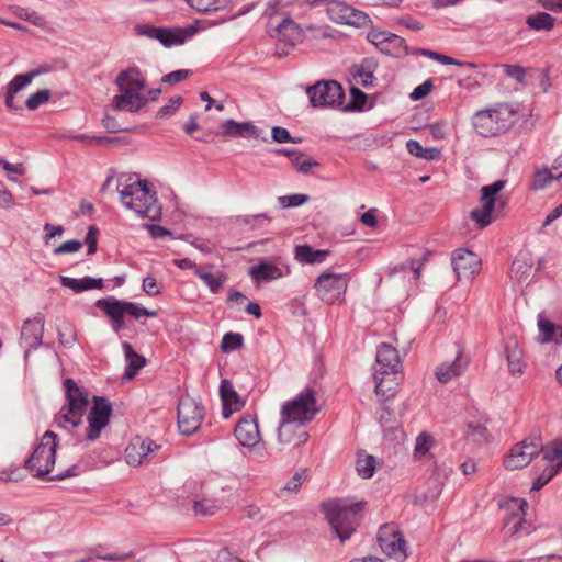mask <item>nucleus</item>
Instances as JSON below:
<instances>
[{"mask_svg": "<svg viewBox=\"0 0 562 562\" xmlns=\"http://www.w3.org/2000/svg\"><path fill=\"white\" fill-rule=\"evenodd\" d=\"M58 447V436L48 430L40 442L35 446L31 456L24 461V468L37 479H47L48 481H60L75 476L77 465L63 468L56 467V449Z\"/></svg>", "mask_w": 562, "mask_h": 562, "instance_id": "1", "label": "nucleus"}, {"mask_svg": "<svg viewBox=\"0 0 562 562\" xmlns=\"http://www.w3.org/2000/svg\"><path fill=\"white\" fill-rule=\"evenodd\" d=\"M117 191L125 207L150 221L160 220L161 206L158 203L156 191L151 189L147 180H142L137 176H128L124 181H119Z\"/></svg>", "mask_w": 562, "mask_h": 562, "instance_id": "2", "label": "nucleus"}, {"mask_svg": "<svg viewBox=\"0 0 562 562\" xmlns=\"http://www.w3.org/2000/svg\"><path fill=\"white\" fill-rule=\"evenodd\" d=\"M120 94L113 98V106L119 111L137 113L148 99L143 93L146 78L137 67H128L121 71L115 79Z\"/></svg>", "mask_w": 562, "mask_h": 562, "instance_id": "3", "label": "nucleus"}, {"mask_svg": "<svg viewBox=\"0 0 562 562\" xmlns=\"http://www.w3.org/2000/svg\"><path fill=\"white\" fill-rule=\"evenodd\" d=\"M333 531L341 542L348 540L356 531L361 519V503L348 505L341 499L327 501L322 504Z\"/></svg>", "mask_w": 562, "mask_h": 562, "instance_id": "4", "label": "nucleus"}, {"mask_svg": "<svg viewBox=\"0 0 562 562\" xmlns=\"http://www.w3.org/2000/svg\"><path fill=\"white\" fill-rule=\"evenodd\" d=\"M64 387L66 404L55 416L54 423L58 428L74 429L81 424L87 412L89 405L88 392L79 387L70 378L64 381Z\"/></svg>", "mask_w": 562, "mask_h": 562, "instance_id": "5", "label": "nucleus"}, {"mask_svg": "<svg viewBox=\"0 0 562 562\" xmlns=\"http://www.w3.org/2000/svg\"><path fill=\"white\" fill-rule=\"evenodd\" d=\"M516 120V111L506 103L477 111L472 117L475 131L484 137L507 132Z\"/></svg>", "mask_w": 562, "mask_h": 562, "instance_id": "6", "label": "nucleus"}, {"mask_svg": "<svg viewBox=\"0 0 562 562\" xmlns=\"http://www.w3.org/2000/svg\"><path fill=\"white\" fill-rule=\"evenodd\" d=\"M505 186V180H496L494 183L481 188V205L473 209L470 214L479 228L488 226L494 220L503 215L507 201L498 193Z\"/></svg>", "mask_w": 562, "mask_h": 562, "instance_id": "7", "label": "nucleus"}, {"mask_svg": "<svg viewBox=\"0 0 562 562\" xmlns=\"http://www.w3.org/2000/svg\"><path fill=\"white\" fill-rule=\"evenodd\" d=\"M318 412L316 391L306 389L292 401H288L282 405L281 417L306 425L315 418Z\"/></svg>", "mask_w": 562, "mask_h": 562, "instance_id": "8", "label": "nucleus"}, {"mask_svg": "<svg viewBox=\"0 0 562 562\" xmlns=\"http://www.w3.org/2000/svg\"><path fill=\"white\" fill-rule=\"evenodd\" d=\"M350 280L349 273L325 271L315 280L314 290L324 303L335 304L345 300Z\"/></svg>", "mask_w": 562, "mask_h": 562, "instance_id": "9", "label": "nucleus"}, {"mask_svg": "<svg viewBox=\"0 0 562 562\" xmlns=\"http://www.w3.org/2000/svg\"><path fill=\"white\" fill-rule=\"evenodd\" d=\"M378 542L389 558L397 562H404L407 559V544L396 524L382 525L378 531Z\"/></svg>", "mask_w": 562, "mask_h": 562, "instance_id": "10", "label": "nucleus"}, {"mask_svg": "<svg viewBox=\"0 0 562 562\" xmlns=\"http://www.w3.org/2000/svg\"><path fill=\"white\" fill-rule=\"evenodd\" d=\"M306 93L313 108L340 106L345 99L342 87L335 80L318 81Z\"/></svg>", "mask_w": 562, "mask_h": 562, "instance_id": "11", "label": "nucleus"}, {"mask_svg": "<svg viewBox=\"0 0 562 562\" xmlns=\"http://www.w3.org/2000/svg\"><path fill=\"white\" fill-rule=\"evenodd\" d=\"M135 32L139 36L157 40L164 46L170 47L173 45H182L188 36L194 34L195 29L193 26L187 29H169L157 27L150 24H138L135 26Z\"/></svg>", "mask_w": 562, "mask_h": 562, "instance_id": "12", "label": "nucleus"}, {"mask_svg": "<svg viewBox=\"0 0 562 562\" xmlns=\"http://www.w3.org/2000/svg\"><path fill=\"white\" fill-rule=\"evenodd\" d=\"M111 414V402L105 397L94 396L92 407L87 416L88 426L85 429V438L90 441L97 440L102 429L109 425Z\"/></svg>", "mask_w": 562, "mask_h": 562, "instance_id": "13", "label": "nucleus"}, {"mask_svg": "<svg viewBox=\"0 0 562 562\" xmlns=\"http://www.w3.org/2000/svg\"><path fill=\"white\" fill-rule=\"evenodd\" d=\"M271 36L276 38V55L286 56L296 44L303 40V31L290 18H284L272 31Z\"/></svg>", "mask_w": 562, "mask_h": 562, "instance_id": "14", "label": "nucleus"}, {"mask_svg": "<svg viewBox=\"0 0 562 562\" xmlns=\"http://www.w3.org/2000/svg\"><path fill=\"white\" fill-rule=\"evenodd\" d=\"M204 408L191 397H182L178 404V427L182 435L190 436L201 426Z\"/></svg>", "mask_w": 562, "mask_h": 562, "instance_id": "15", "label": "nucleus"}, {"mask_svg": "<svg viewBox=\"0 0 562 562\" xmlns=\"http://www.w3.org/2000/svg\"><path fill=\"white\" fill-rule=\"evenodd\" d=\"M540 449L541 441L538 438H526L510 449L504 460V465L508 470L521 469L531 462L533 457L540 452Z\"/></svg>", "mask_w": 562, "mask_h": 562, "instance_id": "16", "label": "nucleus"}, {"mask_svg": "<svg viewBox=\"0 0 562 562\" xmlns=\"http://www.w3.org/2000/svg\"><path fill=\"white\" fill-rule=\"evenodd\" d=\"M326 11L329 19L336 23L356 27L367 26L371 23L367 13L350 7L346 2L331 0L327 3Z\"/></svg>", "mask_w": 562, "mask_h": 562, "instance_id": "17", "label": "nucleus"}, {"mask_svg": "<svg viewBox=\"0 0 562 562\" xmlns=\"http://www.w3.org/2000/svg\"><path fill=\"white\" fill-rule=\"evenodd\" d=\"M161 448L150 438L135 437L125 449V460L130 465L139 467L150 462Z\"/></svg>", "mask_w": 562, "mask_h": 562, "instance_id": "18", "label": "nucleus"}, {"mask_svg": "<svg viewBox=\"0 0 562 562\" xmlns=\"http://www.w3.org/2000/svg\"><path fill=\"white\" fill-rule=\"evenodd\" d=\"M45 317L37 313L33 318L24 321L21 328L20 345L25 349V357L32 349L42 345L44 334Z\"/></svg>", "mask_w": 562, "mask_h": 562, "instance_id": "19", "label": "nucleus"}, {"mask_svg": "<svg viewBox=\"0 0 562 562\" xmlns=\"http://www.w3.org/2000/svg\"><path fill=\"white\" fill-rule=\"evenodd\" d=\"M452 268L459 280L472 279L481 269L479 256L468 249H457L451 258Z\"/></svg>", "mask_w": 562, "mask_h": 562, "instance_id": "20", "label": "nucleus"}, {"mask_svg": "<svg viewBox=\"0 0 562 562\" xmlns=\"http://www.w3.org/2000/svg\"><path fill=\"white\" fill-rule=\"evenodd\" d=\"M308 439L305 425L282 418L278 429V441L284 447L297 448Z\"/></svg>", "mask_w": 562, "mask_h": 562, "instance_id": "21", "label": "nucleus"}, {"mask_svg": "<svg viewBox=\"0 0 562 562\" xmlns=\"http://www.w3.org/2000/svg\"><path fill=\"white\" fill-rule=\"evenodd\" d=\"M527 503L524 499L514 498L510 501V514L504 519V532L507 536H515L518 533L528 535L529 527L525 526Z\"/></svg>", "mask_w": 562, "mask_h": 562, "instance_id": "22", "label": "nucleus"}, {"mask_svg": "<svg viewBox=\"0 0 562 562\" xmlns=\"http://www.w3.org/2000/svg\"><path fill=\"white\" fill-rule=\"evenodd\" d=\"M470 363V358L461 348H458L452 361H445L436 368L435 375L440 383H448L461 375Z\"/></svg>", "mask_w": 562, "mask_h": 562, "instance_id": "23", "label": "nucleus"}, {"mask_svg": "<svg viewBox=\"0 0 562 562\" xmlns=\"http://www.w3.org/2000/svg\"><path fill=\"white\" fill-rule=\"evenodd\" d=\"M375 362L374 372H379V374H385L387 371H402V362L398 351L392 345L384 342L379 346Z\"/></svg>", "mask_w": 562, "mask_h": 562, "instance_id": "24", "label": "nucleus"}, {"mask_svg": "<svg viewBox=\"0 0 562 562\" xmlns=\"http://www.w3.org/2000/svg\"><path fill=\"white\" fill-rule=\"evenodd\" d=\"M236 439L244 447H254L260 440V431L256 417L247 415L239 419L234 430Z\"/></svg>", "mask_w": 562, "mask_h": 562, "instance_id": "25", "label": "nucleus"}, {"mask_svg": "<svg viewBox=\"0 0 562 562\" xmlns=\"http://www.w3.org/2000/svg\"><path fill=\"white\" fill-rule=\"evenodd\" d=\"M373 378L375 382L376 395L383 400H389L395 395L397 386L402 382L403 375L402 371H387L385 374H379V372H374Z\"/></svg>", "mask_w": 562, "mask_h": 562, "instance_id": "26", "label": "nucleus"}, {"mask_svg": "<svg viewBox=\"0 0 562 562\" xmlns=\"http://www.w3.org/2000/svg\"><path fill=\"white\" fill-rule=\"evenodd\" d=\"M220 394L223 402L224 418H228L233 413L238 412L244 407V402L235 391L231 381L223 380L221 382Z\"/></svg>", "mask_w": 562, "mask_h": 562, "instance_id": "27", "label": "nucleus"}, {"mask_svg": "<svg viewBox=\"0 0 562 562\" xmlns=\"http://www.w3.org/2000/svg\"><path fill=\"white\" fill-rule=\"evenodd\" d=\"M40 71L33 70L27 74H20L16 75L7 87V93H5V105L7 108L11 110H18L21 106L14 104V97L15 94L22 90L24 87H26L29 83L32 82V80L38 75Z\"/></svg>", "mask_w": 562, "mask_h": 562, "instance_id": "28", "label": "nucleus"}, {"mask_svg": "<svg viewBox=\"0 0 562 562\" xmlns=\"http://www.w3.org/2000/svg\"><path fill=\"white\" fill-rule=\"evenodd\" d=\"M95 305L112 319V327L115 333L125 327L124 313L119 305V300L101 299L97 301Z\"/></svg>", "mask_w": 562, "mask_h": 562, "instance_id": "29", "label": "nucleus"}, {"mask_svg": "<svg viewBox=\"0 0 562 562\" xmlns=\"http://www.w3.org/2000/svg\"><path fill=\"white\" fill-rule=\"evenodd\" d=\"M508 370L513 375H522L525 362L522 360V350L516 340H509L505 347Z\"/></svg>", "mask_w": 562, "mask_h": 562, "instance_id": "30", "label": "nucleus"}, {"mask_svg": "<svg viewBox=\"0 0 562 562\" xmlns=\"http://www.w3.org/2000/svg\"><path fill=\"white\" fill-rule=\"evenodd\" d=\"M222 133L226 136L258 137L257 127L249 122L238 123L227 120L221 124Z\"/></svg>", "mask_w": 562, "mask_h": 562, "instance_id": "31", "label": "nucleus"}, {"mask_svg": "<svg viewBox=\"0 0 562 562\" xmlns=\"http://www.w3.org/2000/svg\"><path fill=\"white\" fill-rule=\"evenodd\" d=\"M123 350L127 362L124 378L131 380L135 378L138 371L145 366L146 359L137 353L128 342L123 344Z\"/></svg>", "mask_w": 562, "mask_h": 562, "instance_id": "32", "label": "nucleus"}, {"mask_svg": "<svg viewBox=\"0 0 562 562\" xmlns=\"http://www.w3.org/2000/svg\"><path fill=\"white\" fill-rule=\"evenodd\" d=\"M60 284L65 288L72 290L76 293H80L91 289L103 288V280L91 277H85L82 279H75L70 277H60Z\"/></svg>", "mask_w": 562, "mask_h": 562, "instance_id": "33", "label": "nucleus"}, {"mask_svg": "<svg viewBox=\"0 0 562 562\" xmlns=\"http://www.w3.org/2000/svg\"><path fill=\"white\" fill-rule=\"evenodd\" d=\"M249 273L257 282L272 281L283 276L279 267L268 262L251 267Z\"/></svg>", "mask_w": 562, "mask_h": 562, "instance_id": "34", "label": "nucleus"}, {"mask_svg": "<svg viewBox=\"0 0 562 562\" xmlns=\"http://www.w3.org/2000/svg\"><path fill=\"white\" fill-rule=\"evenodd\" d=\"M329 254V250H316L308 245H301L295 248V258L304 263L323 262Z\"/></svg>", "mask_w": 562, "mask_h": 562, "instance_id": "35", "label": "nucleus"}, {"mask_svg": "<svg viewBox=\"0 0 562 562\" xmlns=\"http://www.w3.org/2000/svg\"><path fill=\"white\" fill-rule=\"evenodd\" d=\"M381 52L386 55L400 58L407 56L409 54V48L403 37L391 33Z\"/></svg>", "mask_w": 562, "mask_h": 562, "instance_id": "36", "label": "nucleus"}, {"mask_svg": "<svg viewBox=\"0 0 562 562\" xmlns=\"http://www.w3.org/2000/svg\"><path fill=\"white\" fill-rule=\"evenodd\" d=\"M187 2L198 12L210 13L228 8L233 0H187Z\"/></svg>", "mask_w": 562, "mask_h": 562, "instance_id": "37", "label": "nucleus"}, {"mask_svg": "<svg viewBox=\"0 0 562 562\" xmlns=\"http://www.w3.org/2000/svg\"><path fill=\"white\" fill-rule=\"evenodd\" d=\"M554 23L555 18L547 12H537L526 19V24L533 31H551Z\"/></svg>", "mask_w": 562, "mask_h": 562, "instance_id": "38", "label": "nucleus"}, {"mask_svg": "<svg viewBox=\"0 0 562 562\" xmlns=\"http://www.w3.org/2000/svg\"><path fill=\"white\" fill-rule=\"evenodd\" d=\"M195 276L199 277L213 293L220 292L226 281V276L224 273L214 276L211 271L205 270L202 267L196 268Z\"/></svg>", "mask_w": 562, "mask_h": 562, "instance_id": "39", "label": "nucleus"}, {"mask_svg": "<svg viewBox=\"0 0 562 562\" xmlns=\"http://www.w3.org/2000/svg\"><path fill=\"white\" fill-rule=\"evenodd\" d=\"M290 157L295 169L301 173H308L313 167H319V164L315 160L307 158L304 154L290 150H279Z\"/></svg>", "mask_w": 562, "mask_h": 562, "instance_id": "40", "label": "nucleus"}, {"mask_svg": "<svg viewBox=\"0 0 562 562\" xmlns=\"http://www.w3.org/2000/svg\"><path fill=\"white\" fill-rule=\"evenodd\" d=\"M553 179H557V173L554 175L548 168H538L536 169L531 182L529 184V189L533 191H538L543 189L546 186L551 183Z\"/></svg>", "mask_w": 562, "mask_h": 562, "instance_id": "41", "label": "nucleus"}, {"mask_svg": "<svg viewBox=\"0 0 562 562\" xmlns=\"http://www.w3.org/2000/svg\"><path fill=\"white\" fill-rule=\"evenodd\" d=\"M119 305L122 308L124 314H127V315L134 317L135 319H139L140 317H144V316H146V317L157 316L156 311L147 310V308L142 307L132 302L119 301Z\"/></svg>", "mask_w": 562, "mask_h": 562, "instance_id": "42", "label": "nucleus"}, {"mask_svg": "<svg viewBox=\"0 0 562 562\" xmlns=\"http://www.w3.org/2000/svg\"><path fill=\"white\" fill-rule=\"evenodd\" d=\"M540 452L543 454V459L549 462H557L554 469H562V442H555L551 446L543 447L541 445Z\"/></svg>", "mask_w": 562, "mask_h": 562, "instance_id": "43", "label": "nucleus"}, {"mask_svg": "<svg viewBox=\"0 0 562 562\" xmlns=\"http://www.w3.org/2000/svg\"><path fill=\"white\" fill-rule=\"evenodd\" d=\"M434 446V438L428 432H422L417 436L414 448V458L425 457Z\"/></svg>", "mask_w": 562, "mask_h": 562, "instance_id": "44", "label": "nucleus"}, {"mask_svg": "<svg viewBox=\"0 0 562 562\" xmlns=\"http://www.w3.org/2000/svg\"><path fill=\"white\" fill-rule=\"evenodd\" d=\"M355 79L357 83L363 86V87H370L373 85V72L371 70V64L370 63H362L360 66L356 67L353 72Z\"/></svg>", "mask_w": 562, "mask_h": 562, "instance_id": "45", "label": "nucleus"}, {"mask_svg": "<svg viewBox=\"0 0 562 562\" xmlns=\"http://www.w3.org/2000/svg\"><path fill=\"white\" fill-rule=\"evenodd\" d=\"M375 461L371 456H359L357 459V471L363 479H370L375 471Z\"/></svg>", "mask_w": 562, "mask_h": 562, "instance_id": "46", "label": "nucleus"}, {"mask_svg": "<svg viewBox=\"0 0 562 562\" xmlns=\"http://www.w3.org/2000/svg\"><path fill=\"white\" fill-rule=\"evenodd\" d=\"M193 509L196 515L212 516L220 509V504L213 499L195 501Z\"/></svg>", "mask_w": 562, "mask_h": 562, "instance_id": "47", "label": "nucleus"}, {"mask_svg": "<svg viewBox=\"0 0 562 562\" xmlns=\"http://www.w3.org/2000/svg\"><path fill=\"white\" fill-rule=\"evenodd\" d=\"M538 327L540 330V334L542 336L541 341L547 342L551 340H557L555 335V325L551 323L549 319L544 318L542 315H539L538 318Z\"/></svg>", "mask_w": 562, "mask_h": 562, "instance_id": "48", "label": "nucleus"}, {"mask_svg": "<svg viewBox=\"0 0 562 562\" xmlns=\"http://www.w3.org/2000/svg\"><path fill=\"white\" fill-rule=\"evenodd\" d=\"M59 342L65 347H71L76 341V330L71 324H64L58 328Z\"/></svg>", "mask_w": 562, "mask_h": 562, "instance_id": "49", "label": "nucleus"}, {"mask_svg": "<svg viewBox=\"0 0 562 562\" xmlns=\"http://www.w3.org/2000/svg\"><path fill=\"white\" fill-rule=\"evenodd\" d=\"M49 98H50V91L47 89H43V90H40V91L31 94L27 98L25 105L29 110H36L40 105L47 102L49 100Z\"/></svg>", "mask_w": 562, "mask_h": 562, "instance_id": "50", "label": "nucleus"}, {"mask_svg": "<svg viewBox=\"0 0 562 562\" xmlns=\"http://www.w3.org/2000/svg\"><path fill=\"white\" fill-rule=\"evenodd\" d=\"M390 35V32L383 31L378 27H372L369 31L367 38L369 40V42L374 44L380 50H382Z\"/></svg>", "mask_w": 562, "mask_h": 562, "instance_id": "51", "label": "nucleus"}, {"mask_svg": "<svg viewBox=\"0 0 562 562\" xmlns=\"http://www.w3.org/2000/svg\"><path fill=\"white\" fill-rule=\"evenodd\" d=\"M414 54H420L423 56L430 57V58H432L441 64H445V65H456V66L464 65L463 63H461L452 57H449V56H446V55H442V54H439V53H436L432 50H428V49H417L416 52H414Z\"/></svg>", "mask_w": 562, "mask_h": 562, "instance_id": "52", "label": "nucleus"}, {"mask_svg": "<svg viewBox=\"0 0 562 562\" xmlns=\"http://www.w3.org/2000/svg\"><path fill=\"white\" fill-rule=\"evenodd\" d=\"M243 345V336L240 334L227 333L222 339V349L232 351L238 349Z\"/></svg>", "mask_w": 562, "mask_h": 562, "instance_id": "53", "label": "nucleus"}, {"mask_svg": "<svg viewBox=\"0 0 562 562\" xmlns=\"http://www.w3.org/2000/svg\"><path fill=\"white\" fill-rule=\"evenodd\" d=\"M559 472V469H554V467H548L543 470V472L536 479L532 484L531 491L541 490L547 483H549L554 475Z\"/></svg>", "mask_w": 562, "mask_h": 562, "instance_id": "54", "label": "nucleus"}, {"mask_svg": "<svg viewBox=\"0 0 562 562\" xmlns=\"http://www.w3.org/2000/svg\"><path fill=\"white\" fill-rule=\"evenodd\" d=\"M308 201V195L306 194H292V195H284L279 198V202L283 207H295L304 204Z\"/></svg>", "mask_w": 562, "mask_h": 562, "instance_id": "55", "label": "nucleus"}, {"mask_svg": "<svg viewBox=\"0 0 562 562\" xmlns=\"http://www.w3.org/2000/svg\"><path fill=\"white\" fill-rule=\"evenodd\" d=\"M23 479L24 474L19 467L11 465L10 468L0 471V481L2 482H20Z\"/></svg>", "mask_w": 562, "mask_h": 562, "instance_id": "56", "label": "nucleus"}, {"mask_svg": "<svg viewBox=\"0 0 562 562\" xmlns=\"http://www.w3.org/2000/svg\"><path fill=\"white\" fill-rule=\"evenodd\" d=\"M182 103V97H173L169 100L168 104L159 109L157 116L159 119H166L173 114Z\"/></svg>", "mask_w": 562, "mask_h": 562, "instance_id": "57", "label": "nucleus"}, {"mask_svg": "<svg viewBox=\"0 0 562 562\" xmlns=\"http://www.w3.org/2000/svg\"><path fill=\"white\" fill-rule=\"evenodd\" d=\"M243 513L246 518L254 521H261L265 518L262 509L254 503L245 505L243 507Z\"/></svg>", "mask_w": 562, "mask_h": 562, "instance_id": "58", "label": "nucleus"}, {"mask_svg": "<svg viewBox=\"0 0 562 562\" xmlns=\"http://www.w3.org/2000/svg\"><path fill=\"white\" fill-rule=\"evenodd\" d=\"M190 74L191 72L189 70H186V69L176 70V71H172V72H169V74L165 75L161 78V82L169 83V85H175V83H178V82H181V81L186 80L190 76Z\"/></svg>", "mask_w": 562, "mask_h": 562, "instance_id": "59", "label": "nucleus"}, {"mask_svg": "<svg viewBox=\"0 0 562 562\" xmlns=\"http://www.w3.org/2000/svg\"><path fill=\"white\" fill-rule=\"evenodd\" d=\"M272 138L277 143H297L299 140L291 137L289 131L284 127L274 126L272 128Z\"/></svg>", "mask_w": 562, "mask_h": 562, "instance_id": "60", "label": "nucleus"}, {"mask_svg": "<svg viewBox=\"0 0 562 562\" xmlns=\"http://www.w3.org/2000/svg\"><path fill=\"white\" fill-rule=\"evenodd\" d=\"M81 247H82V243L81 241L72 239V240H67V241L63 243L60 246H58L55 249L54 252L57 254V255H59V254L76 252Z\"/></svg>", "mask_w": 562, "mask_h": 562, "instance_id": "61", "label": "nucleus"}, {"mask_svg": "<svg viewBox=\"0 0 562 562\" xmlns=\"http://www.w3.org/2000/svg\"><path fill=\"white\" fill-rule=\"evenodd\" d=\"M468 436L475 437L476 440H486L487 439V429L481 424H472L468 425Z\"/></svg>", "mask_w": 562, "mask_h": 562, "instance_id": "62", "label": "nucleus"}, {"mask_svg": "<svg viewBox=\"0 0 562 562\" xmlns=\"http://www.w3.org/2000/svg\"><path fill=\"white\" fill-rule=\"evenodd\" d=\"M352 103L351 109L361 110L367 101V95L358 88L351 89Z\"/></svg>", "mask_w": 562, "mask_h": 562, "instance_id": "63", "label": "nucleus"}, {"mask_svg": "<svg viewBox=\"0 0 562 562\" xmlns=\"http://www.w3.org/2000/svg\"><path fill=\"white\" fill-rule=\"evenodd\" d=\"M431 88H432V83L429 80H427L424 83L417 86L413 90V92L411 93V98L415 101L420 100L429 94V92L431 91Z\"/></svg>", "mask_w": 562, "mask_h": 562, "instance_id": "64", "label": "nucleus"}]
</instances>
